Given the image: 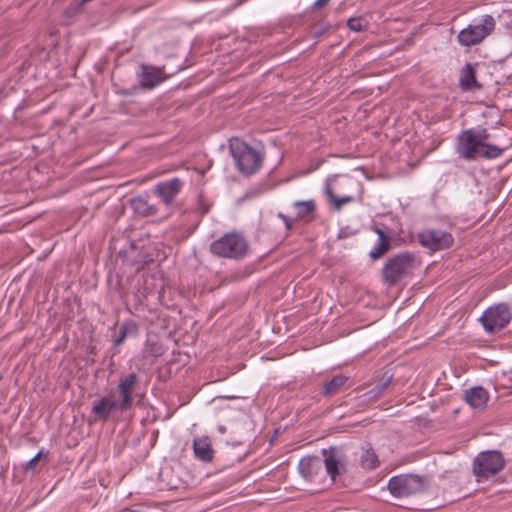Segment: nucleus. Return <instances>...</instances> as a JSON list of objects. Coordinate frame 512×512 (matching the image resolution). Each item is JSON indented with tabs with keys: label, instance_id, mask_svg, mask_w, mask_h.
I'll use <instances>...</instances> for the list:
<instances>
[{
	"label": "nucleus",
	"instance_id": "obj_8",
	"mask_svg": "<svg viewBox=\"0 0 512 512\" xmlns=\"http://www.w3.org/2000/svg\"><path fill=\"white\" fill-rule=\"evenodd\" d=\"M495 28V19L491 15H485L481 20L474 21L462 29L457 40L462 46H474L483 41Z\"/></svg>",
	"mask_w": 512,
	"mask_h": 512
},
{
	"label": "nucleus",
	"instance_id": "obj_16",
	"mask_svg": "<svg viewBox=\"0 0 512 512\" xmlns=\"http://www.w3.org/2000/svg\"><path fill=\"white\" fill-rule=\"evenodd\" d=\"M141 69L139 82L142 88L153 89L164 80L159 69L146 65H142Z\"/></svg>",
	"mask_w": 512,
	"mask_h": 512
},
{
	"label": "nucleus",
	"instance_id": "obj_25",
	"mask_svg": "<svg viewBox=\"0 0 512 512\" xmlns=\"http://www.w3.org/2000/svg\"><path fill=\"white\" fill-rule=\"evenodd\" d=\"M121 329L126 333L128 336L135 337L137 336L139 332V326L134 320H126L120 325Z\"/></svg>",
	"mask_w": 512,
	"mask_h": 512
},
{
	"label": "nucleus",
	"instance_id": "obj_18",
	"mask_svg": "<svg viewBox=\"0 0 512 512\" xmlns=\"http://www.w3.org/2000/svg\"><path fill=\"white\" fill-rule=\"evenodd\" d=\"M195 457L203 462L209 463L213 460L214 450L208 438H197L193 441Z\"/></svg>",
	"mask_w": 512,
	"mask_h": 512
},
{
	"label": "nucleus",
	"instance_id": "obj_33",
	"mask_svg": "<svg viewBox=\"0 0 512 512\" xmlns=\"http://www.w3.org/2000/svg\"><path fill=\"white\" fill-rule=\"evenodd\" d=\"M71 10H72L71 8H68V9L66 10V13H70V11H71Z\"/></svg>",
	"mask_w": 512,
	"mask_h": 512
},
{
	"label": "nucleus",
	"instance_id": "obj_26",
	"mask_svg": "<svg viewBox=\"0 0 512 512\" xmlns=\"http://www.w3.org/2000/svg\"><path fill=\"white\" fill-rule=\"evenodd\" d=\"M347 26L352 31L360 32L364 29L365 24H364V20L361 18H350L347 21Z\"/></svg>",
	"mask_w": 512,
	"mask_h": 512
},
{
	"label": "nucleus",
	"instance_id": "obj_14",
	"mask_svg": "<svg viewBox=\"0 0 512 512\" xmlns=\"http://www.w3.org/2000/svg\"><path fill=\"white\" fill-rule=\"evenodd\" d=\"M488 399V392L481 386L472 387L464 393V400L474 409L485 407Z\"/></svg>",
	"mask_w": 512,
	"mask_h": 512
},
{
	"label": "nucleus",
	"instance_id": "obj_28",
	"mask_svg": "<svg viewBox=\"0 0 512 512\" xmlns=\"http://www.w3.org/2000/svg\"><path fill=\"white\" fill-rule=\"evenodd\" d=\"M277 216L283 221L287 231H290L293 228L294 222H295L294 219L288 217L287 215L283 214L282 212H279L277 214Z\"/></svg>",
	"mask_w": 512,
	"mask_h": 512
},
{
	"label": "nucleus",
	"instance_id": "obj_4",
	"mask_svg": "<svg viewBox=\"0 0 512 512\" xmlns=\"http://www.w3.org/2000/svg\"><path fill=\"white\" fill-rule=\"evenodd\" d=\"M417 266L415 254L401 252L388 259L382 268V281L389 287L397 285L413 273Z\"/></svg>",
	"mask_w": 512,
	"mask_h": 512
},
{
	"label": "nucleus",
	"instance_id": "obj_9",
	"mask_svg": "<svg viewBox=\"0 0 512 512\" xmlns=\"http://www.w3.org/2000/svg\"><path fill=\"white\" fill-rule=\"evenodd\" d=\"M387 487L394 497L403 498L423 492L426 482L418 475L401 474L390 478Z\"/></svg>",
	"mask_w": 512,
	"mask_h": 512
},
{
	"label": "nucleus",
	"instance_id": "obj_31",
	"mask_svg": "<svg viewBox=\"0 0 512 512\" xmlns=\"http://www.w3.org/2000/svg\"><path fill=\"white\" fill-rule=\"evenodd\" d=\"M123 512H142V511L127 508Z\"/></svg>",
	"mask_w": 512,
	"mask_h": 512
},
{
	"label": "nucleus",
	"instance_id": "obj_10",
	"mask_svg": "<svg viewBox=\"0 0 512 512\" xmlns=\"http://www.w3.org/2000/svg\"><path fill=\"white\" fill-rule=\"evenodd\" d=\"M419 243L433 251H440L452 247L454 243L453 236L445 231L426 229L418 234Z\"/></svg>",
	"mask_w": 512,
	"mask_h": 512
},
{
	"label": "nucleus",
	"instance_id": "obj_5",
	"mask_svg": "<svg viewBox=\"0 0 512 512\" xmlns=\"http://www.w3.org/2000/svg\"><path fill=\"white\" fill-rule=\"evenodd\" d=\"M246 239L239 233H226L210 244V251L213 255L221 258L241 259L248 251Z\"/></svg>",
	"mask_w": 512,
	"mask_h": 512
},
{
	"label": "nucleus",
	"instance_id": "obj_13",
	"mask_svg": "<svg viewBox=\"0 0 512 512\" xmlns=\"http://www.w3.org/2000/svg\"><path fill=\"white\" fill-rule=\"evenodd\" d=\"M459 86L463 91L478 90L482 86L476 80L475 66L471 63H467L460 71Z\"/></svg>",
	"mask_w": 512,
	"mask_h": 512
},
{
	"label": "nucleus",
	"instance_id": "obj_15",
	"mask_svg": "<svg viewBox=\"0 0 512 512\" xmlns=\"http://www.w3.org/2000/svg\"><path fill=\"white\" fill-rule=\"evenodd\" d=\"M322 468V462L319 457L316 456H308L304 457L300 460L298 469L300 474L306 480H313L318 472Z\"/></svg>",
	"mask_w": 512,
	"mask_h": 512
},
{
	"label": "nucleus",
	"instance_id": "obj_24",
	"mask_svg": "<svg viewBox=\"0 0 512 512\" xmlns=\"http://www.w3.org/2000/svg\"><path fill=\"white\" fill-rule=\"evenodd\" d=\"M324 465L327 474L332 478V480H335L336 477L339 475V461L334 455V453H330L325 457Z\"/></svg>",
	"mask_w": 512,
	"mask_h": 512
},
{
	"label": "nucleus",
	"instance_id": "obj_17",
	"mask_svg": "<svg viewBox=\"0 0 512 512\" xmlns=\"http://www.w3.org/2000/svg\"><path fill=\"white\" fill-rule=\"evenodd\" d=\"M374 232L378 235V242L369 252V256L372 260H377L391 249V238L380 228H374Z\"/></svg>",
	"mask_w": 512,
	"mask_h": 512
},
{
	"label": "nucleus",
	"instance_id": "obj_3",
	"mask_svg": "<svg viewBox=\"0 0 512 512\" xmlns=\"http://www.w3.org/2000/svg\"><path fill=\"white\" fill-rule=\"evenodd\" d=\"M230 153L237 170L246 176L257 173L263 164L264 153L249 146L239 138H232L229 142Z\"/></svg>",
	"mask_w": 512,
	"mask_h": 512
},
{
	"label": "nucleus",
	"instance_id": "obj_1",
	"mask_svg": "<svg viewBox=\"0 0 512 512\" xmlns=\"http://www.w3.org/2000/svg\"><path fill=\"white\" fill-rule=\"evenodd\" d=\"M139 381V375L134 372L121 376L115 390L93 402L91 413L95 419L106 422L114 412L124 413L131 410Z\"/></svg>",
	"mask_w": 512,
	"mask_h": 512
},
{
	"label": "nucleus",
	"instance_id": "obj_21",
	"mask_svg": "<svg viewBox=\"0 0 512 512\" xmlns=\"http://www.w3.org/2000/svg\"><path fill=\"white\" fill-rule=\"evenodd\" d=\"M392 381V375H389L388 373H384L382 377L378 380L376 385L367 391L365 396L368 400H377L379 399L384 392L388 389Z\"/></svg>",
	"mask_w": 512,
	"mask_h": 512
},
{
	"label": "nucleus",
	"instance_id": "obj_27",
	"mask_svg": "<svg viewBox=\"0 0 512 512\" xmlns=\"http://www.w3.org/2000/svg\"><path fill=\"white\" fill-rule=\"evenodd\" d=\"M44 454H45V453H44L43 449H41V450H40V451H39V452H38V453H37V454H36L32 459H30V460L26 463V465H25V467H24L25 471H34V470H35V468H36L37 463L39 462V460L41 459V457H42Z\"/></svg>",
	"mask_w": 512,
	"mask_h": 512
},
{
	"label": "nucleus",
	"instance_id": "obj_20",
	"mask_svg": "<svg viewBox=\"0 0 512 512\" xmlns=\"http://www.w3.org/2000/svg\"><path fill=\"white\" fill-rule=\"evenodd\" d=\"M347 381V376L341 374L335 375L322 386L320 390V395L325 398L335 396L341 391V389L344 387Z\"/></svg>",
	"mask_w": 512,
	"mask_h": 512
},
{
	"label": "nucleus",
	"instance_id": "obj_11",
	"mask_svg": "<svg viewBox=\"0 0 512 512\" xmlns=\"http://www.w3.org/2000/svg\"><path fill=\"white\" fill-rule=\"evenodd\" d=\"M184 186L182 179L175 177L169 180L158 182L154 186V194L166 205L174 202Z\"/></svg>",
	"mask_w": 512,
	"mask_h": 512
},
{
	"label": "nucleus",
	"instance_id": "obj_6",
	"mask_svg": "<svg viewBox=\"0 0 512 512\" xmlns=\"http://www.w3.org/2000/svg\"><path fill=\"white\" fill-rule=\"evenodd\" d=\"M504 465V458L499 451H484L475 457L473 473L477 477V481L480 482L496 475L504 468Z\"/></svg>",
	"mask_w": 512,
	"mask_h": 512
},
{
	"label": "nucleus",
	"instance_id": "obj_12",
	"mask_svg": "<svg viewBox=\"0 0 512 512\" xmlns=\"http://www.w3.org/2000/svg\"><path fill=\"white\" fill-rule=\"evenodd\" d=\"M292 207L296 213V220L309 223L316 218V203L313 199L295 201Z\"/></svg>",
	"mask_w": 512,
	"mask_h": 512
},
{
	"label": "nucleus",
	"instance_id": "obj_30",
	"mask_svg": "<svg viewBox=\"0 0 512 512\" xmlns=\"http://www.w3.org/2000/svg\"><path fill=\"white\" fill-rule=\"evenodd\" d=\"M330 1H331V0H316V1L313 3L312 7H313L314 9H319V8H322V7L326 6Z\"/></svg>",
	"mask_w": 512,
	"mask_h": 512
},
{
	"label": "nucleus",
	"instance_id": "obj_32",
	"mask_svg": "<svg viewBox=\"0 0 512 512\" xmlns=\"http://www.w3.org/2000/svg\"><path fill=\"white\" fill-rule=\"evenodd\" d=\"M219 431H220L221 433H224V432H225V427L220 426V427H219Z\"/></svg>",
	"mask_w": 512,
	"mask_h": 512
},
{
	"label": "nucleus",
	"instance_id": "obj_19",
	"mask_svg": "<svg viewBox=\"0 0 512 512\" xmlns=\"http://www.w3.org/2000/svg\"><path fill=\"white\" fill-rule=\"evenodd\" d=\"M133 211L143 217L154 216L158 212L156 205L151 204L147 197L137 196L131 199Z\"/></svg>",
	"mask_w": 512,
	"mask_h": 512
},
{
	"label": "nucleus",
	"instance_id": "obj_23",
	"mask_svg": "<svg viewBox=\"0 0 512 512\" xmlns=\"http://www.w3.org/2000/svg\"><path fill=\"white\" fill-rule=\"evenodd\" d=\"M361 465L363 468L373 470L379 466L377 454L372 449H367L361 455Z\"/></svg>",
	"mask_w": 512,
	"mask_h": 512
},
{
	"label": "nucleus",
	"instance_id": "obj_7",
	"mask_svg": "<svg viewBox=\"0 0 512 512\" xmlns=\"http://www.w3.org/2000/svg\"><path fill=\"white\" fill-rule=\"evenodd\" d=\"M512 319V309L508 303L501 302L488 307L479 318L484 330L494 334L505 328Z\"/></svg>",
	"mask_w": 512,
	"mask_h": 512
},
{
	"label": "nucleus",
	"instance_id": "obj_29",
	"mask_svg": "<svg viewBox=\"0 0 512 512\" xmlns=\"http://www.w3.org/2000/svg\"><path fill=\"white\" fill-rule=\"evenodd\" d=\"M127 336H128V335H127L126 333H124V331H123V330L121 329V327H120V328H119V335H118V337H116V338L114 339V345H115V346H119V345H121V344L125 341V339H126V337H127Z\"/></svg>",
	"mask_w": 512,
	"mask_h": 512
},
{
	"label": "nucleus",
	"instance_id": "obj_22",
	"mask_svg": "<svg viewBox=\"0 0 512 512\" xmlns=\"http://www.w3.org/2000/svg\"><path fill=\"white\" fill-rule=\"evenodd\" d=\"M325 194L329 201L333 204L336 211H340L343 205L351 203L355 200L353 196L337 197L329 184H327L325 187Z\"/></svg>",
	"mask_w": 512,
	"mask_h": 512
},
{
	"label": "nucleus",
	"instance_id": "obj_2",
	"mask_svg": "<svg viewBox=\"0 0 512 512\" xmlns=\"http://www.w3.org/2000/svg\"><path fill=\"white\" fill-rule=\"evenodd\" d=\"M505 149L490 142L486 128L463 130L456 140V152L466 161L477 158L496 159L503 155Z\"/></svg>",
	"mask_w": 512,
	"mask_h": 512
}]
</instances>
